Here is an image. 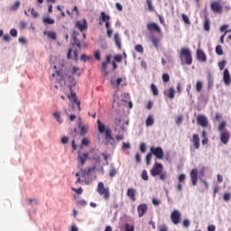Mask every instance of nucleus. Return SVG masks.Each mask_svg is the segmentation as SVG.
I'll return each instance as SVG.
<instances>
[{
	"instance_id": "nucleus-1",
	"label": "nucleus",
	"mask_w": 231,
	"mask_h": 231,
	"mask_svg": "<svg viewBox=\"0 0 231 231\" xmlns=\"http://www.w3.org/2000/svg\"><path fill=\"white\" fill-rule=\"evenodd\" d=\"M57 75L58 77H60V80H66L68 79L69 82H70V91L71 88L75 86H77V79L73 78L71 75H76V77H80L82 75V70H80V68L73 67L72 71L69 69H60V70H57L55 74H52V77H55Z\"/></svg>"
},
{
	"instance_id": "nucleus-2",
	"label": "nucleus",
	"mask_w": 231,
	"mask_h": 231,
	"mask_svg": "<svg viewBox=\"0 0 231 231\" xmlns=\"http://www.w3.org/2000/svg\"><path fill=\"white\" fill-rule=\"evenodd\" d=\"M180 59L181 64L190 66L192 64V52L189 49L182 48L180 52Z\"/></svg>"
},
{
	"instance_id": "nucleus-3",
	"label": "nucleus",
	"mask_w": 231,
	"mask_h": 231,
	"mask_svg": "<svg viewBox=\"0 0 231 231\" xmlns=\"http://www.w3.org/2000/svg\"><path fill=\"white\" fill-rule=\"evenodd\" d=\"M97 129L101 134L105 133V139L106 140V142H115V138H113V135L111 134V129L106 128V125L100 122V119L97 120Z\"/></svg>"
},
{
	"instance_id": "nucleus-4",
	"label": "nucleus",
	"mask_w": 231,
	"mask_h": 231,
	"mask_svg": "<svg viewBox=\"0 0 231 231\" xmlns=\"http://www.w3.org/2000/svg\"><path fill=\"white\" fill-rule=\"evenodd\" d=\"M97 192L99 196H103L105 201H109V198H111V191L108 187L106 188L104 182H98Z\"/></svg>"
},
{
	"instance_id": "nucleus-5",
	"label": "nucleus",
	"mask_w": 231,
	"mask_h": 231,
	"mask_svg": "<svg viewBox=\"0 0 231 231\" xmlns=\"http://www.w3.org/2000/svg\"><path fill=\"white\" fill-rule=\"evenodd\" d=\"M163 171V164L160 162H155L152 170L150 171V173L153 178H156V176H160L162 174V171Z\"/></svg>"
},
{
	"instance_id": "nucleus-6",
	"label": "nucleus",
	"mask_w": 231,
	"mask_h": 231,
	"mask_svg": "<svg viewBox=\"0 0 231 231\" xmlns=\"http://www.w3.org/2000/svg\"><path fill=\"white\" fill-rule=\"evenodd\" d=\"M150 151L152 153V155L157 158V160H163L164 152L162 147L152 146L150 148Z\"/></svg>"
},
{
	"instance_id": "nucleus-7",
	"label": "nucleus",
	"mask_w": 231,
	"mask_h": 231,
	"mask_svg": "<svg viewBox=\"0 0 231 231\" xmlns=\"http://www.w3.org/2000/svg\"><path fill=\"white\" fill-rule=\"evenodd\" d=\"M171 219L173 225H180V223H181V212H180L178 209H174L171 212Z\"/></svg>"
},
{
	"instance_id": "nucleus-8",
	"label": "nucleus",
	"mask_w": 231,
	"mask_h": 231,
	"mask_svg": "<svg viewBox=\"0 0 231 231\" xmlns=\"http://www.w3.org/2000/svg\"><path fill=\"white\" fill-rule=\"evenodd\" d=\"M112 59H113V55L108 54L106 56V61L102 62L101 69L104 72V74L106 75V77H107V75H109V70H107V65L111 64Z\"/></svg>"
},
{
	"instance_id": "nucleus-9",
	"label": "nucleus",
	"mask_w": 231,
	"mask_h": 231,
	"mask_svg": "<svg viewBox=\"0 0 231 231\" xmlns=\"http://www.w3.org/2000/svg\"><path fill=\"white\" fill-rule=\"evenodd\" d=\"M210 8L212 12L215 14H222L223 13V6H221V2L220 1H215L211 3Z\"/></svg>"
},
{
	"instance_id": "nucleus-10",
	"label": "nucleus",
	"mask_w": 231,
	"mask_h": 231,
	"mask_svg": "<svg viewBox=\"0 0 231 231\" xmlns=\"http://www.w3.org/2000/svg\"><path fill=\"white\" fill-rule=\"evenodd\" d=\"M197 124L200 125V127H208V119L203 115H199L197 116Z\"/></svg>"
},
{
	"instance_id": "nucleus-11",
	"label": "nucleus",
	"mask_w": 231,
	"mask_h": 231,
	"mask_svg": "<svg viewBox=\"0 0 231 231\" xmlns=\"http://www.w3.org/2000/svg\"><path fill=\"white\" fill-rule=\"evenodd\" d=\"M148 32H157V33H162V28L156 23H149L146 24Z\"/></svg>"
},
{
	"instance_id": "nucleus-12",
	"label": "nucleus",
	"mask_w": 231,
	"mask_h": 231,
	"mask_svg": "<svg viewBox=\"0 0 231 231\" xmlns=\"http://www.w3.org/2000/svg\"><path fill=\"white\" fill-rule=\"evenodd\" d=\"M76 27L78 30H79V32H85V30H88V22L86 19H83L82 21H77Z\"/></svg>"
},
{
	"instance_id": "nucleus-13",
	"label": "nucleus",
	"mask_w": 231,
	"mask_h": 231,
	"mask_svg": "<svg viewBox=\"0 0 231 231\" xmlns=\"http://www.w3.org/2000/svg\"><path fill=\"white\" fill-rule=\"evenodd\" d=\"M147 204H140L137 207V212L139 215V217H143V216H145V214H147Z\"/></svg>"
},
{
	"instance_id": "nucleus-14",
	"label": "nucleus",
	"mask_w": 231,
	"mask_h": 231,
	"mask_svg": "<svg viewBox=\"0 0 231 231\" xmlns=\"http://www.w3.org/2000/svg\"><path fill=\"white\" fill-rule=\"evenodd\" d=\"M190 142L193 143L195 149H199V147L201 146L199 135L198 134L192 135V139L190 140Z\"/></svg>"
},
{
	"instance_id": "nucleus-15",
	"label": "nucleus",
	"mask_w": 231,
	"mask_h": 231,
	"mask_svg": "<svg viewBox=\"0 0 231 231\" xmlns=\"http://www.w3.org/2000/svg\"><path fill=\"white\" fill-rule=\"evenodd\" d=\"M190 178H191L192 185L196 187V185H198V169L191 170Z\"/></svg>"
},
{
	"instance_id": "nucleus-16",
	"label": "nucleus",
	"mask_w": 231,
	"mask_h": 231,
	"mask_svg": "<svg viewBox=\"0 0 231 231\" xmlns=\"http://www.w3.org/2000/svg\"><path fill=\"white\" fill-rule=\"evenodd\" d=\"M88 158H89V153H88V152H85V153L79 152L78 162L79 163H81V165H84V163H86V162L88 161Z\"/></svg>"
},
{
	"instance_id": "nucleus-17",
	"label": "nucleus",
	"mask_w": 231,
	"mask_h": 231,
	"mask_svg": "<svg viewBox=\"0 0 231 231\" xmlns=\"http://www.w3.org/2000/svg\"><path fill=\"white\" fill-rule=\"evenodd\" d=\"M224 82L226 84V86H230L231 84V79H230V71H228V69H226L224 70Z\"/></svg>"
},
{
	"instance_id": "nucleus-18",
	"label": "nucleus",
	"mask_w": 231,
	"mask_h": 231,
	"mask_svg": "<svg viewBox=\"0 0 231 231\" xmlns=\"http://www.w3.org/2000/svg\"><path fill=\"white\" fill-rule=\"evenodd\" d=\"M126 194L132 201H136V189L129 188Z\"/></svg>"
},
{
	"instance_id": "nucleus-19",
	"label": "nucleus",
	"mask_w": 231,
	"mask_h": 231,
	"mask_svg": "<svg viewBox=\"0 0 231 231\" xmlns=\"http://www.w3.org/2000/svg\"><path fill=\"white\" fill-rule=\"evenodd\" d=\"M220 140L224 145H226L228 143V140H230V134L228 132H224L220 135Z\"/></svg>"
},
{
	"instance_id": "nucleus-20",
	"label": "nucleus",
	"mask_w": 231,
	"mask_h": 231,
	"mask_svg": "<svg viewBox=\"0 0 231 231\" xmlns=\"http://www.w3.org/2000/svg\"><path fill=\"white\" fill-rule=\"evenodd\" d=\"M197 59L200 60V62H207V55L201 50L197 51Z\"/></svg>"
},
{
	"instance_id": "nucleus-21",
	"label": "nucleus",
	"mask_w": 231,
	"mask_h": 231,
	"mask_svg": "<svg viewBox=\"0 0 231 231\" xmlns=\"http://www.w3.org/2000/svg\"><path fill=\"white\" fill-rule=\"evenodd\" d=\"M72 37L74 39V44H76V46L78 48H80V46H82V42H80V40H79V32L77 31L73 32Z\"/></svg>"
},
{
	"instance_id": "nucleus-22",
	"label": "nucleus",
	"mask_w": 231,
	"mask_h": 231,
	"mask_svg": "<svg viewBox=\"0 0 231 231\" xmlns=\"http://www.w3.org/2000/svg\"><path fill=\"white\" fill-rule=\"evenodd\" d=\"M44 35H47L48 39H51L52 41H57V32L53 31L43 32Z\"/></svg>"
},
{
	"instance_id": "nucleus-23",
	"label": "nucleus",
	"mask_w": 231,
	"mask_h": 231,
	"mask_svg": "<svg viewBox=\"0 0 231 231\" xmlns=\"http://www.w3.org/2000/svg\"><path fill=\"white\" fill-rule=\"evenodd\" d=\"M174 88H170L168 90L164 91V95L166 97H168V98H171V100H172V98H174Z\"/></svg>"
},
{
	"instance_id": "nucleus-24",
	"label": "nucleus",
	"mask_w": 231,
	"mask_h": 231,
	"mask_svg": "<svg viewBox=\"0 0 231 231\" xmlns=\"http://www.w3.org/2000/svg\"><path fill=\"white\" fill-rule=\"evenodd\" d=\"M114 40L116 42V46L118 48V50H122V42L120 41V36L118 35V33L115 34Z\"/></svg>"
},
{
	"instance_id": "nucleus-25",
	"label": "nucleus",
	"mask_w": 231,
	"mask_h": 231,
	"mask_svg": "<svg viewBox=\"0 0 231 231\" xmlns=\"http://www.w3.org/2000/svg\"><path fill=\"white\" fill-rule=\"evenodd\" d=\"M70 97L73 98V103L78 106V108L80 111V101L77 98V94L71 92Z\"/></svg>"
},
{
	"instance_id": "nucleus-26",
	"label": "nucleus",
	"mask_w": 231,
	"mask_h": 231,
	"mask_svg": "<svg viewBox=\"0 0 231 231\" xmlns=\"http://www.w3.org/2000/svg\"><path fill=\"white\" fill-rule=\"evenodd\" d=\"M21 6V1H16L15 3H14V5H11L10 7H9V10L11 11V12H15V11H17V10H19V7Z\"/></svg>"
},
{
	"instance_id": "nucleus-27",
	"label": "nucleus",
	"mask_w": 231,
	"mask_h": 231,
	"mask_svg": "<svg viewBox=\"0 0 231 231\" xmlns=\"http://www.w3.org/2000/svg\"><path fill=\"white\" fill-rule=\"evenodd\" d=\"M101 21L103 23H107L111 21V16L106 14V12H101Z\"/></svg>"
},
{
	"instance_id": "nucleus-28",
	"label": "nucleus",
	"mask_w": 231,
	"mask_h": 231,
	"mask_svg": "<svg viewBox=\"0 0 231 231\" xmlns=\"http://www.w3.org/2000/svg\"><path fill=\"white\" fill-rule=\"evenodd\" d=\"M146 127H151V125H154V118H152V116H149L146 119Z\"/></svg>"
},
{
	"instance_id": "nucleus-29",
	"label": "nucleus",
	"mask_w": 231,
	"mask_h": 231,
	"mask_svg": "<svg viewBox=\"0 0 231 231\" xmlns=\"http://www.w3.org/2000/svg\"><path fill=\"white\" fill-rule=\"evenodd\" d=\"M151 41H152L154 48H159V46H160V40L158 38H156L155 36H152L151 37Z\"/></svg>"
},
{
	"instance_id": "nucleus-30",
	"label": "nucleus",
	"mask_w": 231,
	"mask_h": 231,
	"mask_svg": "<svg viewBox=\"0 0 231 231\" xmlns=\"http://www.w3.org/2000/svg\"><path fill=\"white\" fill-rule=\"evenodd\" d=\"M204 30L206 32H210V21L207 17L205 18V21H204Z\"/></svg>"
},
{
	"instance_id": "nucleus-31",
	"label": "nucleus",
	"mask_w": 231,
	"mask_h": 231,
	"mask_svg": "<svg viewBox=\"0 0 231 231\" xmlns=\"http://www.w3.org/2000/svg\"><path fill=\"white\" fill-rule=\"evenodd\" d=\"M42 23L43 24H55V20L49 17H45L42 19Z\"/></svg>"
},
{
	"instance_id": "nucleus-32",
	"label": "nucleus",
	"mask_w": 231,
	"mask_h": 231,
	"mask_svg": "<svg viewBox=\"0 0 231 231\" xmlns=\"http://www.w3.org/2000/svg\"><path fill=\"white\" fill-rule=\"evenodd\" d=\"M151 89H152V95L154 97H158V95H159L158 87H156V85H154V84H152Z\"/></svg>"
},
{
	"instance_id": "nucleus-33",
	"label": "nucleus",
	"mask_w": 231,
	"mask_h": 231,
	"mask_svg": "<svg viewBox=\"0 0 231 231\" xmlns=\"http://www.w3.org/2000/svg\"><path fill=\"white\" fill-rule=\"evenodd\" d=\"M28 12H31V15L34 18L37 19V17H39V13H37V11H35V8H29Z\"/></svg>"
},
{
	"instance_id": "nucleus-34",
	"label": "nucleus",
	"mask_w": 231,
	"mask_h": 231,
	"mask_svg": "<svg viewBox=\"0 0 231 231\" xmlns=\"http://www.w3.org/2000/svg\"><path fill=\"white\" fill-rule=\"evenodd\" d=\"M202 89H203V82L198 81L196 84V90L198 91V93H201Z\"/></svg>"
},
{
	"instance_id": "nucleus-35",
	"label": "nucleus",
	"mask_w": 231,
	"mask_h": 231,
	"mask_svg": "<svg viewBox=\"0 0 231 231\" xmlns=\"http://www.w3.org/2000/svg\"><path fill=\"white\" fill-rule=\"evenodd\" d=\"M141 178L144 180V181H149V174H147L145 170L142 171Z\"/></svg>"
},
{
	"instance_id": "nucleus-36",
	"label": "nucleus",
	"mask_w": 231,
	"mask_h": 231,
	"mask_svg": "<svg viewBox=\"0 0 231 231\" xmlns=\"http://www.w3.org/2000/svg\"><path fill=\"white\" fill-rule=\"evenodd\" d=\"M215 51L217 55H223V47L221 45H217Z\"/></svg>"
},
{
	"instance_id": "nucleus-37",
	"label": "nucleus",
	"mask_w": 231,
	"mask_h": 231,
	"mask_svg": "<svg viewBox=\"0 0 231 231\" xmlns=\"http://www.w3.org/2000/svg\"><path fill=\"white\" fill-rule=\"evenodd\" d=\"M134 50L137 53H143V46H142V44L135 45Z\"/></svg>"
},
{
	"instance_id": "nucleus-38",
	"label": "nucleus",
	"mask_w": 231,
	"mask_h": 231,
	"mask_svg": "<svg viewBox=\"0 0 231 231\" xmlns=\"http://www.w3.org/2000/svg\"><path fill=\"white\" fill-rule=\"evenodd\" d=\"M114 60L116 62H122V60H124V56H122V54H116L114 56Z\"/></svg>"
},
{
	"instance_id": "nucleus-39",
	"label": "nucleus",
	"mask_w": 231,
	"mask_h": 231,
	"mask_svg": "<svg viewBox=\"0 0 231 231\" xmlns=\"http://www.w3.org/2000/svg\"><path fill=\"white\" fill-rule=\"evenodd\" d=\"M148 10L149 12H154V7L152 6V0H146Z\"/></svg>"
},
{
	"instance_id": "nucleus-40",
	"label": "nucleus",
	"mask_w": 231,
	"mask_h": 231,
	"mask_svg": "<svg viewBox=\"0 0 231 231\" xmlns=\"http://www.w3.org/2000/svg\"><path fill=\"white\" fill-rule=\"evenodd\" d=\"M152 152H149L147 155H146V164L147 165H150L151 163V160H152Z\"/></svg>"
},
{
	"instance_id": "nucleus-41",
	"label": "nucleus",
	"mask_w": 231,
	"mask_h": 231,
	"mask_svg": "<svg viewBox=\"0 0 231 231\" xmlns=\"http://www.w3.org/2000/svg\"><path fill=\"white\" fill-rule=\"evenodd\" d=\"M182 20L185 24H190V19H189V16L187 14H182Z\"/></svg>"
},
{
	"instance_id": "nucleus-42",
	"label": "nucleus",
	"mask_w": 231,
	"mask_h": 231,
	"mask_svg": "<svg viewBox=\"0 0 231 231\" xmlns=\"http://www.w3.org/2000/svg\"><path fill=\"white\" fill-rule=\"evenodd\" d=\"M185 180H187V175L185 174H180L179 176V183H185Z\"/></svg>"
},
{
	"instance_id": "nucleus-43",
	"label": "nucleus",
	"mask_w": 231,
	"mask_h": 231,
	"mask_svg": "<svg viewBox=\"0 0 231 231\" xmlns=\"http://www.w3.org/2000/svg\"><path fill=\"white\" fill-rule=\"evenodd\" d=\"M53 116L57 120V122H59L60 124L62 123V121H60V113L55 112V113H53Z\"/></svg>"
},
{
	"instance_id": "nucleus-44",
	"label": "nucleus",
	"mask_w": 231,
	"mask_h": 231,
	"mask_svg": "<svg viewBox=\"0 0 231 231\" xmlns=\"http://www.w3.org/2000/svg\"><path fill=\"white\" fill-rule=\"evenodd\" d=\"M225 66H226V60H222V61L218 62V68H219V69H221V71H222V69H225Z\"/></svg>"
},
{
	"instance_id": "nucleus-45",
	"label": "nucleus",
	"mask_w": 231,
	"mask_h": 231,
	"mask_svg": "<svg viewBox=\"0 0 231 231\" xmlns=\"http://www.w3.org/2000/svg\"><path fill=\"white\" fill-rule=\"evenodd\" d=\"M116 172L117 171L115 168H112L109 171L110 178H115V176H116Z\"/></svg>"
},
{
	"instance_id": "nucleus-46",
	"label": "nucleus",
	"mask_w": 231,
	"mask_h": 231,
	"mask_svg": "<svg viewBox=\"0 0 231 231\" xmlns=\"http://www.w3.org/2000/svg\"><path fill=\"white\" fill-rule=\"evenodd\" d=\"M125 231H134V226H131L129 224H125Z\"/></svg>"
},
{
	"instance_id": "nucleus-47",
	"label": "nucleus",
	"mask_w": 231,
	"mask_h": 231,
	"mask_svg": "<svg viewBox=\"0 0 231 231\" xmlns=\"http://www.w3.org/2000/svg\"><path fill=\"white\" fill-rule=\"evenodd\" d=\"M162 80L165 83L169 82L171 80V76H169V74H163L162 75Z\"/></svg>"
},
{
	"instance_id": "nucleus-48",
	"label": "nucleus",
	"mask_w": 231,
	"mask_h": 231,
	"mask_svg": "<svg viewBox=\"0 0 231 231\" xmlns=\"http://www.w3.org/2000/svg\"><path fill=\"white\" fill-rule=\"evenodd\" d=\"M159 176H160V180H162V181H165L166 180H167V172H161L160 174H159Z\"/></svg>"
},
{
	"instance_id": "nucleus-49",
	"label": "nucleus",
	"mask_w": 231,
	"mask_h": 231,
	"mask_svg": "<svg viewBox=\"0 0 231 231\" xmlns=\"http://www.w3.org/2000/svg\"><path fill=\"white\" fill-rule=\"evenodd\" d=\"M140 151H141V152H145V151H147V146L145 145V143H141Z\"/></svg>"
},
{
	"instance_id": "nucleus-50",
	"label": "nucleus",
	"mask_w": 231,
	"mask_h": 231,
	"mask_svg": "<svg viewBox=\"0 0 231 231\" xmlns=\"http://www.w3.org/2000/svg\"><path fill=\"white\" fill-rule=\"evenodd\" d=\"M199 180H201V178H205V168L199 170Z\"/></svg>"
},
{
	"instance_id": "nucleus-51",
	"label": "nucleus",
	"mask_w": 231,
	"mask_h": 231,
	"mask_svg": "<svg viewBox=\"0 0 231 231\" xmlns=\"http://www.w3.org/2000/svg\"><path fill=\"white\" fill-rule=\"evenodd\" d=\"M88 133V126H82L80 130L81 136H84Z\"/></svg>"
},
{
	"instance_id": "nucleus-52",
	"label": "nucleus",
	"mask_w": 231,
	"mask_h": 231,
	"mask_svg": "<svg viewBox=\"0 0 231 231\" xmlns=\"http://www.w3.org/2000/svg\"><path fill=\"white\" fill-rule=\"evenodd\" d=\"M225 127H226V122L223 121L218 126V131H223Z\"/></svg>"
},
{
	"instance_id": "nucleus-53",
	"label": "nucleus",
	"mask_w": 231,
	"mask_h": 231,
	"mask_svg": "<svg viewBox=\"0 0 231 231\" xmlns=\"http://www.w3.org/2000/svg\"><path fill=\"white\" fill-rule=\"evenodd\" d=\"M183 226H185V228H189V226H190V220L184 219L183 220Z\"/></svg>"
},
{
	"instance_id": "nucleus-54",
	"label": "nucleus",
	"mask_w": 231,
	"mask_h": 231,
	"mask_svg": "<svg viewBox=\"0 0 231 231\" xmlns=\"http://www.w3.org/2000/svg\"><path fill=\"white\" fill-rule=\"evenodd\" d=\"M28 23H26V22L24 21H21L20 22V30H24L26 28Z\"/></svg>"
},
{
	"instance_id": "nucleus-55",
	"label": "nucleus",
	"mask_w": 231,
	"mask_h": 231,
	"mask_svg": "<svg viewBox=\"0 0 231 231\" xmlns=\"http://www.w3.org/2000/svg\"><path fill=\"white\" fill-rule=\"evenodd\" d=\"M152 204L155 206V207H158V205H160L162 203V200L158 199H152Z\"/></svg>"
},
{
	"instance_id": "nucleus-56",
	"label": "nucleus",
	"mask_w": 231,
	"mask_h": 231,
	"mask_svg": "<svg viewBox=\"0 0 231 231\" xmlns=\"http://www.w3.org/2000/svg\"><path fill=\"white\" fill-rule=\"evenodd\" d=\"M135 162L137 163H141V162H142V155H140V153H136L135 154Z\"/></svg>"
},
{
	"instance_id": "nucleus-57",
	"label": "nucleus",
	"mask_w": 231,
	"mask_h": 231,
	"mask_svg": "<svg viewBox=\"0 0 231 231\" xmlns=\"http://www.w3.org/2000/svg\"><path fill=\"white\" fill-rule=\"evenodd\" d=\"M81 144L85 146L89 145V140H88V138H83L81 141Z\"/></svg>"
},
{
	"instance_id": "nucleus-58",
	"label": "nucleus",
	"mask_w": 231,
	"mask_h": 231,
	"mask_svg": "<svg viewBox=\"0 0 231 231\" xmlns=\"http://www.w3.org/2000/svg\"><path fill=\"white\" fill-rule=\"evenodd\" d=\"M181 122H183V116H179L178 118L176 119L177 125H180Z\"/></svg>"
},
{
	"instance_id": "nucleus-59",
	"label": "nucleus",
	"mask_w": 231,
	"mask_h": 231,
	"mask_svg": "<svg viewBox=\"0 0 231 231\" xmlns=\"http://www.w3.org/2000/svg\"><path fill=\"white\" fill-rule=\"evenodd\" d=\"M10 34L12 37H17V30L16 29H11L10 30Z\"/></svg>"
},
{
	"instance_id": "nucleus-60",
	"label": "nucleus",
	"mask_w": 231,
	"mask_h": 231,
	"mask_svg": "<svg viewBox=\"0 0 231 231\" xmlns=\"http://www.w3.org/2000/svg\"><path fill=\"white\" fill-rule=\"evenodd\" d=\"M72 190H73L74 192H76V194H79V195L82 194V192H83V190H82L81 188H79V189L72 188Z\"/></svg>"
},
{
	"instance_id": "nucleus-61",
	"label": "nucleus",
	"mask_w": 231,
	"mask_h": 231,
	"mask_svg": "<svg viewBox=\"0 0 231 231\" xmlns=\"http://www.w3.org/2000/svg\"><path fill=\"white\" fill-rule=\"evenodd\" d=\"M224 199L225 201H230V193H225Z\"/></svg>"
},
{
	"instance_id": "nucleus-62",
	"label": "nucleus",
	"mask_w": 231,
	"mask_h": 231,
	"mask_svg": "<svg viewBox=\"0 0 231 231\" xmlns=\"http://www.w3.org/2000/svg\"><path fill=\"white\" fill-rule=\"evenodd\" d=\"M95 59L97 60H100V51H96L95 53Z\"/></svg>"
},
{
	"instance_id": "nucleus-63",
	"label": "nucleus",
	"mask_w": 231,
	"mask_h": 231,
	"mask_svg": "<svg viewBox=\"0 0 231 231\" xmlns=\"http://www.w3.org/2000/svg\"><path fill=\"white\" fill-rule=\"evenodd\" d=\"M160 231H169V228L165 225H162L160 226Z\"/></svg>"
},
{
	"instance_id": "nucleus-64",
	"label": "nucleus",
	"mask_w": 231,
	"mask_h": 231,
	"mask_svg": "<svg viewBox=\"0 0 231 231\" xmlns=\"http://www.w3.org/2000/svg\"><path fill=\"white\" fill-rule=\"evenodd\" d=\"M208 231H216V226H214V225L208 226Z\"/></svg>"
}]
</instances>
